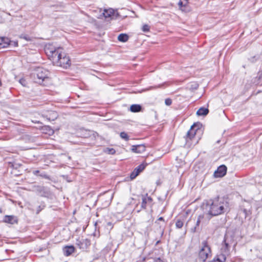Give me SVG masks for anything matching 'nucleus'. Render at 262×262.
Here are the masks:
<instances>
[{
    "mask_svg": "<svg viewBox=\"0 0 262 262\" xmlns=\"http://www.w3.org/2000/svg\"><path fill=\"white\" fill-rule=\"evenodd\" d=\"M45 52L54 66L67 69L71 66L69 56L61 47H55L52 45L47 46Z\"/></svg>",
    "mask_w": 262,
    "mask_h": 262,
    "instance_id": "nucleus-1",
    "label": "nucleus"
},
{
    "mask_svg": "<svg viewBox=\"0 0 262 262\" xmlns=\"http://www.w3.org/2000/svg\"><path fill=\"white\" fill-rule=\"evenodd\" d=\"M208 221L212 217L223 214L229 210V204L226 199L216 197L209 200L206 204Z\"/></svg>",
    "mask_w": 262,
    "mask_h": 262,
    "instance_id": "nucleus-2",
    "label": "nucleus"
},
{
    "mask_svg": "<svg viewBox=\"0 0 262 262\" xmlns=\"http://www.w3.org/2000/svg\"><path fill=\"white\" fill-rule=\"evenodd\" d=\"M212 255L210 246L206 241L202 243L199 251L198 256L200 260L205 262L206 260Z\"/></svg>",
    "mask_w": 262,
    "mask_h": 262,
    "instance_id": "nucleus-3",
    "label": "nucleus"
},
{
    "mask_svg": "<svg viewBox=\"0 0 262 262\" xmlns=\"http://www.w3.org/2000/svg\"><path fill=\"white\" fill-rule=\"evenodd\" d=\"M49 71L42 68H38L32 74V77L35 82L42 84L43 81L48 78Z\"/></svg>",
    "mask_w": 262,
    "mask_h": 262,
    "instance_id": "nucleus-4",
    "label": "nucleus"
},
{
    "mask_svg": "<svg viewBox=\"0 0 262 262\" xmlns=\"http://www.w3.org/2000/svg\"><path fill=\"white\" fill-rule=\"evenodd\" d=\"M201 124L200 123H194L191 127L189 131H188L186 140H192L196 136L197 134L201 132V130L199 128Z\"/></svg>",
    "mask_w": 262,
    "mask_h": 262,
    "instance_id": "nucleus-5",
    "label": "nucleus"
},
{
    "mask_svg": "<svg viewBox=\"0 0 262 262\" xmlns=\"http://www.w3.org/2000/svg\"><path fill=\"white\" fill-rule=\"evenodd\" d=\"M222 245L230 249L231 246L234 247L236 244L234 242L233 237L229 233L225 235L224 239Z\"/></svg>",
    "mask_w": 262,
    "mask_h": 262,
    "instance_id": "nucleus-6",
    "label": "nucleus"
},
{
    "mask_svg": "<svg viewBox=\"0 0 262 262\" xmlns=\"http://www.w3.org/2000/svg\"><path fill=\"white\" fill-rule=\"evenodd\" d=\"M230 249L224 245H221L220 253L217 255L220 257V260L221 261H226L227 257L230 255Z\"/></svg>",
    "mask_w": 262,
    "mask_h": 262,
    "instance_id": "nucleus-7",
    "label": "nucleus"
},
{
    "mask_svg": "<svg viewBox=\"0 0 262 262\" xmlns=\"http://www.w3.org/2000/svg\"><path fill=\"white\" fill-rule=\"evenodd\" d=\"M227 172V167L224 165L220 166L214 173L215 178H221L224 176Z\"/></svg>",
    "mask_w": 262,
    "mask_h": 262,
    "instance_id": "nucleus-8",
    "label": "nucleus"
},
{
    "mask_svg": "<svg viewBox=\"0 0 262 262\" xmlns=\"http://www.w3.org/2000/svg\"><path fill=\"white\" fill-rule=\"evenodd\" d=\"M76 244L80 249H84L90 245V241L88 239L79 238L77 239Z\"/></svg>",
    "mask_w": 262,
    "mask_h": 262,
    "instance_id": "nucleus-9",
    "label": "nucleus"
},
{
    "mask_svg": "<svg viewBox=\"0 0 262 262\" xmlns=\"http://www.w3.org/2000/svg\"><path fill=\"white\" fill-rule=\"evenodd\" d=\"M146 150V147L143 144L133 145L131 150L135 153L141 154L144 152Z\"/></svg>",
    "mask_w": 262,
    "mask_h": 262,
    "instance_id": "nucleus-10",
    "label": "nucleus"
},
{
    "mask_svg": "<svg viewBox=\"0 0 262 262\" xmlns=\"http://www.w3.org/2000/svg\"><path fill=\"white\" fill-rule=\"evenodd\" d=\"M3 221L5 223L14 224L17 223V219L15 216L14 215H5Z\"/></svg>",
    "mask_w": 262,
    "mask_h": 262,
    "instance_id": "nucleus-11",
    "label": "nucleus"
},
{
    "mask_svg": "<svg viewBox=\"0 0 262 262\" xmlns=\"http://www.w3.org/2000/svg\"><path fill=\"white\" fill-rule=\"evenodd\" d=\"M152 199L150 196H148L146 194L145 195L142 196L141 207L143 209H145L147 204L151 203Z\"/></svg>",
    "mask_w": 262,
    "mask_h": 262,
    "instance_id": "nucleus-12",
    "label": "nucleus"
},
{
    "mask_svg": "<svg viewBox=\"0 0 262 262\" xmlns=\"http://www.w3.org/2000/svg\"><path fill=\"white\" fill-rule=\"evenodd\" d=\"M10 40L8 37H0V49L5 48L9 46Z\"/></svg>",
    "mask_w": 262,
    "mask_h": 262,
    "instance_id": "nucleus-13",
    "label": "nucleus"
},
{
    "mask_svg": "<svg viewBox=\"0 0 262 262\" xmlns=\"http://www.w3.org/2000/svg\"><path fill=\"white\" fill-rule=\"evenodd\" d=\"M42 116L46 117L48 120H54L57 117V114L55 111H49L47 114H43Z\"/></svg>",
    "mask_w": 262,
    "mask_h": 262,
    "instance_id": "nucleus-14",
    "label": "nucleus"
},
{
    "mask_svg": "<svg viewBox=\"0 0 262 262\" xmlns=\"http://www.w3.org/2000/svg\"><path fill=\"white\" fill-rule=\"evenodd\" d=\"M75 248L73 246H66L63 249V254L68 256L74 252Z\"/></svg>",
    "mask_w": 262,
    "mask_h": 262,
    "instance_id": "nucleus-15",
    "label": "nucleus"
},
{
    "mask_svg": "<svg viewBox=\"0 0 262 262\" xmlns=\"http://www.w3.org/2000/svg\"><path fill=\"white\" fill-rule=\"evenodd\" d=\"M208 217V216H207V218ZM208 221H208V219L207 220H206V219L205 218L204 214L200 215L198 217L195 227V229L196 228V227H198L200 225V224L201 222H202L203 223H206L208 222Z\"/></svg>",
    "mask_w": 262,
    "mask_h": 262,
    "instance_id": "nucleus-16",
    "label": "nucleus"
},
{
    "mask_svg": "<svg viewBox=\"0 0 262 262\" xmlns=\"http://www.w3.org/2000/svg\"><path fill=\"white\" fill-rule=\"evenodd\" d=\"M115 13V11L112 8L108 9H105L103 13V16L105 18H109L113 16Z\"/></svg>",
    "mask_w": 262,
    "mask_h": 262,
    "instance_id": "nucleus-17",
    "label": "nucleus"
},
{
    "mask_svg": "<svg viewBox=\"0 0 262 262\" xmlns=\"http://www.w3.org/2000/svg\"><path fill=\"white\" fill-rule=\"evenodd\" d=\"M209 113V110L207 108L201 107L199 108L197 112L196 115L198 116H206Z\"/></svg>",
    "mask_w": 262,
    "mask_h": 262,
    "instance_id": "nucleus-18",
    "label": "nucleus"
},
{
    "mask_svg": "<svg viewBox=\"0 0 262 262\" xmlns=\"http://www.w3.org/2000/svg\"><path fill=\"white\" fill-rule=\"evenodd\" d=\"M142 107L139 104H133L130 106V111L132 112L138 113L141 111Z\"/></svg>",
    "mask_w": 262,
    "mask_h": 262,
    "instance_id": "nucleus-19",
    "label": "nucleus"
},
{
    "mask_svg": "<svg viewBox=\"0 0 262 262\" xmlns=\"http://www.w3.org/2000/svg\"><path fill=\"white\" fill-rule=\"evenodd\" d=\"M81 135L84 138H89L92 135H94V133L90 130H83L82 131Z\"/></svg>",
    "mask_w": 262,
    "mask_h": 262,
    "instance_id": "nucleus-20",
    "label": "nucleus"
},
{
    "mask_svg": "<svg viewBox=\"0 0 262 262\" xmlns=\"http://www.w3.org/2000/svg\"><path fill=\"white\" fill-rule=\"evenodd\" d=\"M128 36L126 34L122 33L118 36V40L123 42L127 41L128 40Z\"/></svg>",
    "mask_w": 262,
    "mask_h": 262,
    "instance_id": "nucleus-21",
    "label": "nucleus"
},
{
    "mask_svg": "<svg viewBox=\"0 0 262 262\" xmlns=\"http://www.w3.org/2000/svg\"><path fill=\"white\" fill-rule=\"evenodd\" d=\"M104 152L110 155H114L116 153V150L113 148L106 147L104 149Z\"/></svg>",
    "mask_w": 262,
    "mask_h": 262,
    "instance_id": "nucleus-22",
    "label": "nucleus"
},
{
    "mask_svg": "<svg viewBox=\"0 0 262 262\" xmlns=\"http://www.w3.org/2000/svg\"><path fill=\"white\" fill-rule=\"evenodd\" d=\"M145 168V165L143 164H141L139 165L137 167H136L134 170H135L137 172H138V173L139 174Z\"/></svg>",
    "mask_w": 262,
    "mask_h": 262,
    "instance_id": "nucleus-23",
    "label": "nucleus"
},
{
    "mask_svg": "<svg viewBox=\"0 0 262 262\" xmlns=\"http://www.w3.org/2000/svg\"><path fill=\"white\" fill-rule=\"evenodd\" d=\"M120 137L124 139L125 141H128L129 140V136L127 135V134L125 132H121L120 134Z\"/></svg>",
    "mask_w": 262,
    "mask_h": 262,
    "instance_id": "nucleus-24",
    "label": "nucleus"
},
{
    "mask_svg": "<svg viewBox=\"0 0 262 262\" xmlns=\"http://www.w3.org/2000/svg\"><path fill=\"white\" fill-rule=\"evenodd\" d=\"M184 225V222L181 220H178L176 223V226L177 228H181Z\"/></svg>",
    "mask_w": 262,
    "mask_h": 262,
    "instance_id": "nucleus-25",
    "label": "nucleus"
},
{
    "mask_svg": "<svg viewBox=\"0 0 262 262\" xmlns=\"http://www.w3.org/2000/svg\"><path fill=\"white\" fill-rule=\"evenodd\" d=\"M139 174L138 172H137L135 170H134L130 174V178L131 179H135L138 175Z\"/></svg>",
    "mask_w": 262,
    "mask_h": 262,
    "instance_id": "nucleus-26",
    "label": "nucleus"
},
{
    "mask_svg": "<svg viewBox=\"0 0 262 262\" xmlns=\"http://www.w3.org/2000/svg\"><path fill=\"white\" fill-rule=\"evenodd\" d=\"M149 26L148 25H144L142 27V30L144 32H147L149 31Z\"/></svg>",
    "mask_w": 262,
    "mask_h": 262,
    "instance_id": "nucleus-27",
    "label": "nucleus"
},
{
    "mask_svg": "<svg viewBox=\"0 0 262 262\" xmlns=\"http://www.w3.org/2000/svg\"><path fill=\"white\" fill-rule=\"evenodd\" d=\"M106 227L108 230L110 231L113 228V224L112 222H108L106 223Z\"/></svg>",
    "mask_w": 262,
    "mask_h": 262,
    "instance_id": "nucleus-28",
    "label": "nucleus"
},
{
    "mask_svg": "<svg viewBox=\"0 0 262 262\" xmlns=\"http://www.w3.org/2000/svg\"><path fill=\"white\" fill-rule=\"evenodd\" d=\"M165 103L166 105H170L172 103V100L170 98H167L165 100Z\"/></svg>",
    "mask_w": 262,
    "mask_h": 262,
    "instance_id": "nucleus-29",
    "label": "nucleus"
},
{
    "mask_svg": "<svg viewBox=\"0 0 262 262\" xmlns=\"http://www.w3.org/2000/svg\"><path fill=\"white\" fill-rule=\"evenodd\" d=\"M258 80V84L262 85V71L259 73Z\"/></svg>",
    "mask_w": 262,
    "mask_h": 262,
    "instance_id": "nucleus-30",
    "label": "nucleus"
},
{
    "mask_svg": "<svg viewBox=\"0 0 262 262\" xmlns=\"http://www.w3.org/2000/svg\"><path fill=\"white\" fill-rule=\"evenodd\" d=\"M225 261H221L220 260V257L219 256H217L216 258H213V259L209 262H225Z\"/></svg>",
    "mask_w": 262,
    "mask_h": 262,
    "instance_id": "nucleus-31",
    "label": "nucleus"
},
{
    "mask_svg": "<svg viewBox=\"0 0 262 262\" xmlns=\"http://www.w3.org/2000/svg\"><path fill=\"white\" fill-rule=\"evenodd\" d=\"M20 37L21 38H23V39L26 40H31L30 37L27 35H21Z\"/></svg>",
    "mask_w": 262,
    "mask_h": 262,
    "instance_id": "nucleus-32",
    "label": "nucleus"
},
{
    "mask_svg": "<svg viewBox=\"0 0 262 262\" xmlns=\"http://www.w3.org/2000/svg\"><path fill=\"white\" fill-rule=\"evenodd\" d=\"M41 177L47 179H49V177L45 173H42L39 175Z\"/></svg>",
    "mask_w": 262,
    "mask_h": 262,
    "instance_id": "nucleus-33",
    "label": "nucleus"
},
{
    "mask_svg": "<svg viewBox=\"0 0 262 262\" xmlns=\"http://www.w3.org/2000/svg\"><path fill=\"white\" fill-rule=\"evenodd\" d=\"M242 210L243 211V212L245 214V217H246L247 215H248V214H249V211H248L247 209H245V208L242 209Z\"/></svg>",
    "mask_w": 262,
    "mask_h": 262,
    "instance_id": "nucleus-34",
    "label": "nucleus"
},
{
    "mask_svg": "<svg viewBox=\"0 0 262 262\" xmlns=\"http://www.w3.org/2000/svg\"><path fill=\"white\" fill-rule=\"evenodd\" d=\"M149 262H164L160 258L151 259Z\"/></svg>",
    "mask_w": 262,
    "mask_h": 262,
    "instance_id": "nucleus-35",
    "label": "nucleus"
},
{
    "mask_svg": "<svg viewBox=\"0 0 262 262\" xmlns=\"http://www.w3.org/2000/svg\"><path fill=\"white\" fill-rule=\"evenodd\" d=\"M178 5L180 7H182L183 6H185L186 4L183 5V3L182 1H180L178 3Z\"/></svg>",
    "mask_w": 262,
    "mask_h": 262,
    "instance_id": "nucleus-36",
    "label": "nucleus"
},
{
    "mask_svg": "<svg viewBox=\"0 0 262 262\" xmlns=\"http://www.w3.org/2000/svg\"><path fill=\"white\" fill-rule=\"evenodd\" d=\"M39 173V170H34V171H33V173L34 175H37Z\"/></svg>",
    "mask_w": 262,
    "mask_h": 262,
    "instance_id": "nucleus-37",
    "label": "nucleus"
},
{
    "mask_svg": "<svg viewBox=\"0 0 262 262\" xmlns=\"http://www.w3.org/2000/svg\"><path fill=\"white\" fill-rule=\"evenodd\" d=\"M41 208L40 206H39L38 209L37 210L36 213L37 214L39 213V212L41 211Z\"/></svg>",
    "mask_w": 262,
    "mask_h": 262,
    "instance_id": "nucleus-38",
    "label": "nucleus"
},
{
    "mask_svg": "<svg viewBox=\"0 0 262 262\" xmlns=\"http://www.w3.org/2000/svg\"><path fill=\"white\" fill-rule=\"evenodd\" d=\"M158 221H163V222H164V219H163V217H160L158 219Z\"/></svg>",
    "mask_w": 262,
    "mask_h": 262,
    "instance_id": "nucleus-39",
    "label": "nucleus"
},
{
    "mask_svg": "<svg viewBox=\"0 0 262 262\" xmlns=\"http://www.w3.org/2000/svg\"><path fill=\"white\" fill-rule=\"evenodd\" d=\"M25 81V80L24 79H21L20 80H19V82L20 83H21L22 84H23V82Z\"/></svg>",
    "mask_w": 262,
    "mask_h": 262,
    "instance_id": "nucleus-40",
    "label": "nucleus"
},
{
    "mask_svg": "<svg viewBox=\"0 0 262 262\" xmlns=\"http://www.w3.org/2000/svg\"><path fill=\"white\" fill-rule=\"evenodd\" d=\"M0 213H2V209L0 208Z\"/></svg>",
    "mask_w": 262,
    "mask_h": 262,
    "instance_id": "nucleus-41",
    "label": "nucleus"
},
{
    "mask_svg": "<svg viewBox=\"0 0 262 262\" xmlns=\"http://www.w3.org/2000/svg\"><path fill=\"white\" fill-rule=\"evenodd\" d=\"M35 123H39V121H36Z\"/></svg>",
    "mask_w": 262,
    "mask_h": 262,
    "instance_id": "nucleus-42",
    "label": "nucleus"
},
{
    "mask_svg": "<svg viewBox=\"0 0 262 262\" xmlns=\"http://www.w3.org/2000/svg\"><path fill=\"white\" fill-rule=\"evenodd\" d=\"M113 194H112V196H111V199H113Z\"/></svg>",
    "mask_w": 262,
    "mask_h": 262,
    "instance_id": "nucleus-43",
    "label": "nucleus"
},
{
    "mask_svg": "<svg viewBox=\"0 0 262 262\" xmlns=\"http://www.w3.org/2000/svg\"><path fill=\"white\" fill-rule=\"evenodd\" d=\"M185 1H186V4H187V2H188V0H185Z\"/></svg>",
    "mask_w": 262,
    "mask_h": 262,
    "instance_id": "nucleus-44",
    "label": "nucleus"
}]
</instances>
